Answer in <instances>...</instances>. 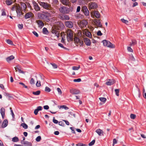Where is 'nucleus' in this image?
I'll return each instance as SVG.
<instances>
[{"label":"nucleus","instance_id":"nucleus-9","mask_svg":"<svg viewBox=\"0 0 146 146\" xmlns=\"http://www.w3.org/2000/svg\"><path fill=\"white\" fill-rule=\"evenodd\" d=\"M93 22L98 27H101L102 26V25L100 21V20L98 19H94Z\"/></svg>","mask_w":146,"mask_h":146},{"label":"nucleus","instance_id":"nucleus-33","mask_svg":"<svg viewBox=\"0 0 146 146\" xmlns=\"http://www.w3.org/2000/svg\"><path fill=\"white\" fill-rule=\"evenodd\" d=\"M74 41L75 42H76L77 43L81 42L79 38L77 37H76L74 38Z\"/></svg>","mask_w":146,"mask_h":146},{"label":"nucleus","instance_id":"nucleus-64","mask_svg":"<svg viewBox=\"0 0 146 146\" xmlns=\"http://www.w3.org/2000/svg\"><path fill=\"white\" fill-rule=\"evenodd\" d=\"M44 108L45 110H48L49 108V107L48 105H45L44 106Z\"/></svg>","mask_w":146,"mask_h":146},{"label":"nucleus","instance_id":"nucleus-36","mask_svg":"<svg viewBox=\"0 0 146 146\" xmlns=\"http://www.w3.org/2000/svg\"><path fill=\"white\" fill-rule=\"evenodd\" d=\"M99 100L100 101L105 103L106 100V99L104 97H101L99 98Z\"/></svg>","mask_w":146,"mask_h":146},{"label":"nucleus","instance_id":"nucleus-2","mask_svg":"<svg viewBox=\"0 0 146 146\" xmlns=\"http://www.w3.org/2000/svg\"><path fill=\"white\" fill-rule=\"evenodd\" d=\"M67 34V40L69 42L73 40V34L72 30L70 29H68L66 32Z\"/></svg>","mask_w":146,"mask_h":146},{"label":"nucleus","instance_id":"nucleus-45","mask_svg":"<svg viewBox=\"0 0 146 146\" xmlns=\"http://www.w3.org/2000/svg\"><path fill=\"white\" fill-rule=\"evenodd\" d=\"M6 42L9 44H13L12 41L9 39L7 40Z\"/></svg>","mask_w":146,"mask_h":146},{"label":"nucleus","instance_id":"nucleus-39","mask_svg":"<svg viewBox=\"0 0 146 146\" xmlns=\"http://www.w3.org/2000/svg\"><path fill=\"white\" fill-rule=\"evenodd\" d=\"M95 140L94 139L91 142L89 143V145L90 146H92L94 145L95 143Z\"/></svg>","mask_w":146,"mask_h":146},{"label":"nucleus","instance_id":"nucleus-55","mask_svg":"<svg viewBox=\"0 0 146 146\" xmlns=\"http://www.w3.org/2000/svg\"><path fill=\"white\" fill-rule=\"evenodd\" d=\"M19 84H21L23 86V87L25 88H27V86H26L25 84H24L23 83V82H20L19 83Z\"/></svg>","mask_w":146,"mask_h":146},{"label":"nucleus","instance_id":"nucleus-40","mask_svg":"<svg viewBox=\"0 0 146 146\" xmlns=\"http://www.w3.org/2000/svg\"><path fill=\"white\" fill-rule=\"evenodd\" d=\"M50 64L52 65L53 68H57V66L56 64L53 63H51Z\"/></svg>","mask_w":146,"mask_h":146},{"label":"nucleus","instance_id":"nucleus-50","mask_svg":"<svg viewBox=\"0 0 146 146\" xmlns=\"http://www.w3.org/2000/svg\"><path fill=\"white\" fill-rule=\"evenodd\" d=\"M53 122L55 124H57L58 122V121L57 120L55 119V117H54L53 118Z\"/></svg>","mask_w":146,"mask_h":146},{"label":"nucleus","instance_id":"nucleus-12","mask_svg":"<svg viewBox=\"0 0 146 146\" xmlns=\"http://www.w3.org/2000/svg\"><path fill=\"white\" fill-rule=\"evenodd\" d=\"M88 23L85 20H82L80 22V25L82 27H85Z\"/></svg>","mask_w":146,"mask_h":146},{"label":"nucleus","instance_id":"nucleus-52","mask_svg":"<svg viewBox=\"0 0 146 146\" xmlns=\"http://www.w3.org/2000/svg\"><path fill=\"white\" fill-rule=\"evenodd\" d=\"M19 28L20 29H22L23 28V25L22 24H19L18 25Z\"/></svg>","mask_w":146,"mask_h":146},{"label":"nucleus","instance_id":"nucleus-57","mask_svg":"<svg viewBox=\"0 0 146 146\" xmlns=\"http://www.w3.org/2000/svg\"><path fill=\"white\" fill-rule=\"evenodd\" d=\"M117 143V141L115 139H114L113 140V146L115 144H116Z\"/></svg>","mask_w":146,"mask_h":146},{"label":"nucleus","instance_id":"nucleus-19","mask_svg":"<svg viewBox=\"0 0 146 146\" xmlns=\"http://www.w3.org/2000/svg\"><path fill=\"white\" fill-rule=\"evenodd\" d=\"M114 83L113 80L112 79H109L106 82V84L107 85L110 86L113 84Z\"/></svg>","mask_w":146,"mask_h":146},{"label":"nucleus","instance_id":"nucleus-1","mask_svg":"<svg viewBox=\"0 0 146 146\" xmlns=\"http://www.w3.org/2000/svg\"><path fill=\"white\" fill-rule=\"evenodd\" d=\"M42 13H37V17L38 19H41L47 21L49 20V17L50 15V14L49 13L47 12L42 11Z\"/></svg>","mask_w":146,"mask_h":146},{"label":"nucleus","instance_id":"nucleus-49","mask_svg":"<svg viewBox=\"0 0 146 146\" xmlns=\"http://www.w3.org/2000/svg\"><path fill=\"white\" fill-rule=\"evenodd\" d=\"M77 146H87V145L85 144L82 143H79L76 145Z\"/></svg>","mask_w":146,"mask_h":146},{"label":"nucleus","instance_id":"nucleus-11","mask_svg":"<svg viewBox=\"0 0 146 146\" xmlns=\"http://www.w3.org/2000/svg\"><path fill=\"white\" fill-rule=\"evenodd\" d=\"M84 42L87 46H89L90 45L91 42L89 39L88 38H85L84 39Z\"/></svg>","mask_w":146,"mask_h":146},{"label":"nucleus","instance_id":"nucleus-41","mask_svg":"<svg viewBox=\"0 0 146 146\" xmlns=\"http://www.w3.org/2000/svg\"><path fill=\"white\" fill-rule=\"evenodd\" d=\"M10 111L11 112V114L13 118L14 119L15 118V115L13 111V110H12V108L11 107L10 108Z\"/></svg>","mask_w":146,"mask_h":146},{"label":"nucleus","instance_id":"nucleus-63","mask_svg":"<svg viewBox=\"0 0 146 146\" xmlns=\"http://www.w3.org/2000/svg\"><path fill=\"white\" fill-rule=\"evenodd\" d=\"M5 96H8L10 98L11 97V96H10V94L8 93L5 92Z\"/></svg>","mask_w":146,"mask_h":146},{"label":"nucleus","instance_id":"nucleus-26","mask_svg":"<svg viewBox=\"0 0 146 146\" xmlns=\"http://www.w3.org/2000/svg\"><path fill=\"white\" fill-rule=\"evenodd\" d=\"M42 32L44 34H47L48 33V32L47 29L45 28L44 27L42 29Z\"/></svg>","mask_w":146,"mask_h":146},{"label":"nucleus","instance_id":"nucleus-53","mask_svg":"<svg viewBox=\"0 0 146 146\" xmlns=\"http://www.w3.org/2000/svg\"><path fill=\"white\" fill-rule=\"evenodd\" d=\"M127 49L128 51L131 52H133V49L130 47H128Z\"/></svg>","mask_w":146,"mask_h":146},{"label":"nucleus","instance_id":"nucleus-4","mask_svg":"<svg viewBox=\"0 0 146 146\" xmlns=\"http://www.w3.org/2000/svg\"><path fill=\"white\" fill-rule=\"evenodd\" d=\"M103 44L104 46H107L111 48H114V46L109 41L106 40H104L102 41Z\"/></svg>","mask_w":146,"mask_h":146},{"label":"nucleus","instance_id":"nucleus-38","mask_svg":"<svg viewBox=\"0 0 146 146\" xmlns=\"http://www.w3.org/2000/svg\"><path fill=\"white\" fill-rule=\"evenodd\" d=\"M45 91L48 92H50L51 91L50 89L48 86H46L45 88Z\"/></svg>","mask_w":146,"mask_h":146},{"label":"nucleus","instance_id":"nucleus-17","mask_svg":"<svg viewBox=\"0 0 146 146\" xmlns=\"http://www.w3.org/2000/svg\"><path fill=\"white\" fill-rule=\"evenodd\" d=\"M32 13L31 12H29L27 13L25 16V18L26 19H27L30 18L32 15Z\"/></svg>","mask_w":146,"mask_h":146},{"label":"nucleus","instance_id":"nucleus-24","mask_svg":"<svg viewBox=\"0 0 146 146\" xmlns=\"http://www.w3.org/2000/svg\"><path fill=\"white\" fill-rule=\"evenodd\" d=\"M17 17L19 18H20L22 17L23 16V15L24 14V13H23L22 11L20 12H18L17 13Z\"/></svg>","mask_w":146,"mask_h":146},{"label":"nucleus","instance_id":"nucleus-21","mask_svg":"<svg viewBox=\"0 0 146 146\" xmlns=\"http://www.w3.org/2000/svg\"><path fill=\"white\" fill-rule=\"evenodd\" d=\"M58 18L60 20H64V13H60L58 15Z\"/></svg>","mask_w":146,"mask_h":146},{"label":"nucleus","instance_id":"nucleus-48","mask_svg":"<svg viewBox=\"0 0 146 146\" xmlns=\"http://www.w3.org/2000/svg\"><path fill=\"white\" fill-rule=\"evenodd\" d=\"M36 86L37 87H39L40 86V82L39 81H37L36 84Z\"/></svg>","mask_w":146,"mask_h":146},{"label":"nucleus","instance_id":"nucleus-37","mask_svg":"<svg viewBox=\"0 0 146 146\" xmlns=\"http://www.w3.org/2000/svg\"><path fill=\"white\" fill-rule=\"evenodd\" d=\"M80 68V66H74L72 67V69L73 70H78Z\"/></svg>","mask_w":146,"mask_h":146},{"label":"nucleus","instance_id":"nucleus-34","mask_svg":"<svg viewBox=\"0 0 146 146\" xmlns=\"http://www.w3.org/2000/svg\"><path fill=\"white\" fill-rule=\"evenodd\" d=\"M86 35L89 38H91L92 36L91 33L89 31H87L85 33Z\"/></svg>","mask_w":146,"mask_h":146},{"label":"nucleus","instance_id":"nucleus-13","mask_svg":"<svg viewBox=\"0 0 146 146\" xmlns=\"http://www.w3.org/2000/svg\"><path fill=\"white\" fill-rule=\"evenodd\" d=\"M5 108L3 107L1 108L0 110V112L2 118L3 119H4L5 115Z\"/></svg>","mask_w":146,"mask_h":146},{"label":"nucleus","instance_id":"nucleus-47","mask_svg":"<svg viewBox=\"0 0 146 146\" xmlns=\"http://www.w3.org/2000/svg\"><path fill=\"white\" fill-rule=\"evenodd\" d=\"M81 80L80 78H78L77 79H74L73 80V81L75 82H80Z\"/></svg>","mask_w":146,"mask_h":146},{"label":"nucleus","instance_id":"nucleus-5","mask_svg":"<svg viewBox=\"0 0 146 146\" xmlns=\"http://www.w3.org/2000/svg\"><path fill=\"white\" fill-rule=\"evenodd\" d=\"M33 4L35 11H37L40 10V7L38 5V4L35 1H33Z\"/></svg>","mask_w":146,"mask_h":146},{"label":"nucleus","instance_id":"nucleus-54","mask_svg":"<svg viewBox=\"0 0 146 146\" xmlns=\"http://www.w3.org/2000/svg\"><path fill=\"white\" fill-rule=\"evenodd\" d=\"M57 91L59 93V94L60 95L62 94V92L61 90L59 88H57Z\"/></svg>","mask_w":146,"mask_h":146},{"label":"nucleus","instance_id":"nucleus-27","mask_svg":"<svg viewBox=\"0 0 146 146\" xmlns=\"http://www.w3.org/2000/svg\"><path fill=\"white\" fill-rule=\"evenodd\" d=\"M21 126H22L25 129H27L28 127L27 125L25 123H23L21 124Z\"/></svg>","mask_w":146,"mask_h":146},{"label":"nucleus","instance_id":"nucleus-42","mask_svg":"<svg viewBox=\"0 0 146 146\" xmlns=\"http://www.w3.org/2000/svg\"><path fill=\"white\" fill-rule=\"evenodd\" d=\"M115 94L118 96H119V89H115Z\"/></svg>","mask_w":146,"mask_h":146},{"label":"nucleus","instance_id":"nucleus-60","mask_svg":"<svg viewBox=\"0 0 146 146\" xmlns=\"http://www.w3.org/2000/svg\"><path fill=\"white\" fill-rule=\"evenodd\" d=\"M70 129L72 131V133H75V131H74V127H70Z\"/></svg>","mask_w":146,"mask_h":146},{"label":"nucleus","instance_id":"nucleus-3","mask_svg":"<svg viewBox=\"0 0 146 146\" xmlns=\"http://www.w3.org/2000/svg\"><path fill=\"white\" fill-rule=\"evenodd\" d=\"M38 3L44 9L49 10L52 9L51 5L47 3L40 1L38 2Z\"/></svg>","mask_w":146,"mask_h":146},{"label":"nucleus","instance_id":"nucleus-30","mask_svg":"<svg viewBox=\"0 0 146 146\" xmlns=\"http://www.w3.org/2000/svg\"><path fill=\"white\" fill-rule=\"evenodd\" d=\"M21 8H23L24 9H26V5L25 3L21 2Z\"/></svg>","mask_w":146,"mask_h":146},{"label":"nucleus","instance_id":"nucleus-8","mask_svg":"<svg viewBox=\"0 0 146 146\" xmlns=\"http://www.w3.org/2000/svg\"><path fill=\"white\" fill-rule=\"evenodd\" d=\"M64 23L66 26L69 28H72L73 27V23L71 21H66Z\"/></svg>","mask_w":146,"mask_h":146},{"label":"nucleus","instance_id":"nucleus-7","mask_svg":"<svg viewBox=\"0 0 146 146\" xmlns=\"http://www.w3.org/2000/svg\"><path fill=\"white\" fill-rule=\"evenodd\" d=\"M98 7L97 4L94 2H91L89 3V8L90 9H95Z\"/></svg>","mask_w":146,"mask_h":146},{"label":"nucleus","instance_id":"nucleus-46","mask_svg":"<svg viewBox=\"0 0 146 146\" xmlns=\"http://www.w3.org/2000/svg\"><path fill=\"white\" fill-rule=\"evenodd\" d=\"M136 117V115L135 114H131L130 115V118L132 119H135Z\"/></svg>","mask_w":146,"mask_h":146},{"label":"nucleus","instance_id":"nucleus-23","mask_svg":"<svg viewBox=\"0 0 146 146\" xmlns=\"http://www.w3.org/2000/svg\"><path fill=\"white\" fill-rule=\"evenodd\" d=\"M23 144L25 146H32V144L31 142H29L27 141H24Z\"/></svg>","mask_w":146,"mask_h":146},{"label":"nucleus","instance_id":"nucleus-16","mask_svg":"<svg viewBox=\"0 0 146 146\" xmlns=\"http://www.w3.org/2000/svg\"><path fill=\"white\" fill-rule=\"evenodd\" d=\"M72 7H69V8L64 7V13H68L70 11H72Z\"/></svg>","mask_w":146,"mask_h":146},{"label":"nucleus","instance_id":"nucleus-31","mask_svg":"<svg viewBox=\"0 0 146 146\" xmlns=\"http://www.w3.org/2000/svg\"><path fill=\"white\" fill-rule=\"evenodd\" d=\"M59 10L60 13H64V6L60 7L59 9Z\"/></svg>","mask_w":146,"mask_h":146},{"label":"nucleus","instance_id":"nucleus-35","mask_svg":"<svg viewBox=\"0 0 146 146\" xmlns=\"http://www.w3.org/2000/svg\"><path fill=\"white\" fill-rule=\"evenodd\" d=\"M137 44V41L135 40H132V43L131 44V46H133Z\"/></svg>","mask_w":146,"mask_h":146},{"label":"nucleus","instance_id":"nucleus-22","mask_svg":"<svg viewBox=\"0 0 146 146\" xmlns=\"http://www.w3.org/2000/svg\"><path fill=\"white\" fill-rule=\"evenodd\" d=\"M96 132L100 136L102 134L103 135L104 133V131L100 129H97L96 130Z\"/></svg>","mask_w":146,"mask_h":146},{"label":"nucleus","instance_id":"nucleus-56","mask_svg":"<svg viewBox=\"0 0 146 146\" xmlns=\"http://www.w3.org/2000/svg\"><path fill=\"white\" fill-rule=\"evenodd\" d=\"M33 34L35 35L36 37H38V35L36 32L35 31H33L32 32Z\"/></svg>","mask_w":146,"mask_h":146},{"label":"nucleus","instance_id":"nucleus-25","mask_svg":"<svg viewBox=\"0 0 146 146\" xmlns=\"http://www.w3.org/2000/svg\"><path fill=\"white\" fill-rule=\"evenodd\" d=\"M5 2L6 4L8 5H11L13 3L12 0H6Z\"/></svg>","mask_w":146,"mask_h":146},{"label":"nucleus","instance_id":"nucleus-32","mask_svg":"<svg viewBox=\"0 0 146 146\" xmlns=\"http://www.w3.org/2000/svg\"><path fill=\"white\" fill-rule=\"evenodd\" d=\"M40 93V90H38L36 92H33L32 93L33 94L35 95H38Z\"/></svg>","mask_w":146,"mask_h":146},{"label":"nucleus","instance_id":"nucleus-10","mask_svg":"<svg viewBox=\"0 0 146 146\" xmlns=\"http://www.w3.org/2000/svg\"><path fill=\"white\" fill-rule=\"evenodd\" d=\"M70 92L71 94H78L80 93V91L79 90L74 89L70 90Z\"/></svg>","mask_w":146,"mask_h":146},{"label":"nucleus","instance_id":"nucleus-14","mask_svg":"<svg viewBox=\"0 0 146 146\" xmlns=\"http://www.w3.org/2000/svg\"><path fill=\"white\" fill-rule=\"evenodd\" d=\"M38 27L42 28L44 26V23L42 20H39L37 21Z\"/></svg>","mask_w":146,"mask_h":146},{"label":"nucleus","instance_id":"nucleus-28","mask_svg":"<svg viewBox=\"0 0 146 146\" xmlns=\"http://www.w3.org/2000/svg\"><path fill=\"white\" fill-rule=\"evenodd\" d=\"M16 9L17 13L21 12V8L19 5L16 6Z\"/></svg>","mask_w":146,"mask_h":146},{"label":"nucleus","instance_id":"nucleus-18","mask_svg":"<svg viewBox=\"0 0 146 146\" xmlns=\"http://www.w3.org/2000/svg\"><path fill=\"white\" fill-rule=\"evenodd\" d=\"M94 15L97 18H99L100 17V15L99 12L97 11H95L94 12Z\"/></svg>","mask_w":146,"mask_h":146},{"label":"nucleus","instance_id":"nucleus-6","mask_svg":"<svg viewBox=\"0 0 146 146\" xmlns=\"http://www.w3.org/2000/svg\"><path fill=\"white\" fill-rule=\"evenodd\" d=\"M82 11L83 12L85 15L86 16L89 15V11L86 6H84L83 7Z\"/></svg>","mask_w":146,"mask_h":146},{"label":"nucleus","instance_id":"nucleus-29","mask_svg":"<svg viewBox=\"0 0 146 146\" xmlns=\"http://www.w3.org/2000/svg\"><path fill=\"white\" fill-rule=\"evenodd\" d=\"M12 141L13 142H17L19 141V139L17 137H15L12 138Z\"/></svg>","mask_w":146,"mask_h":146},{"label":"nucleus","instance_id":"nucleus-51","mask_svg":"<svg viewBox=\"0 0 146 146\" xmlns=\"http://www.w3.org/2000/svg\"><path fill=\"white\" fill-rule=\"evenodd\" d=\"M130 59L131 60L133 61H134L135 60V59L132 55H131L130 56Z\"/></svg>","mask_w":146,"mask_h":146},{"label":"nucleus","instance_id":"nucleus-58","mask_svg":"<svg viewBox=\"0 0 146 146\" xmlns=\"http://www.w3.org/2000/svg\"><path fill=\"white\" fill-rule=\"evenodd\" d=\"M97 35L98 36H101L102 35V34L100 31H98L97 33Z\"/></svg>","mask_w":146,"mask_h":146},{"label":"nucleus","instance_id":"nucleus-15","mask_svg":"<svg viewBox=\"0 0 146 146\" xmlns=\"http://www.w3.org/2000/svg\"><path fill=\"white\" fill-rule=\"evenodd\" d=\"M8 124V121L7 119H5L3 122L2 125V127L4 128L6 127Z\"/></svg>","mask_w":146,"mask_h":146},{"label":"nucleus","instance_id":"nucleus-44","mask_svg":"<svg viewBox=\"0 0 146 146\" xmlns=\"http://www.w3.org/2000/svg\"><path fill=\"white\" fill-rule=\"evenodd\" d=\"M121 21L123 23H125V24H127L128 23V21L126 20H125L123 19H121Z\"/></svg>","mask_w":146,"mask_h":146},{"label":"nucleus","instance_id":"nucleus-43","mask_svg":"<svg viewBox=\"0 0 146 146\" xmlns=\"http://www.w3.org/2000/svg\"><path fill=\"white\" fill-rule=\"evenodd\" d=\"M41 137L40 136H38L36 139V140L37 142L40 141L41 140Z\"/></svg>","mask_w":146,"mask_h":146},{"label":"nucleus","instance_id":"nucleus-59","mask_svg":"<svg viewBox=\"0 0 146 146\" xmlns=\"http://www.w3.org/2000/svg\"><path fill=\"white\" fill-rule=\"evenodd\" d=\"M70 18L68 16L64 15V20H68Z\"/></svg>","mask_w":146,"mask_h":146},{"label":"nucleus","instance_id":"nucleus-62","mask_svg":"<svg viewBox=\"0 0 146 146\" xmlns=\"http://www.w3.org/2000/svg\"><path fill=\"white\" fill-rule=\"evenodd\" d=\"M31 84H35V81L33 78H31Z\"/></svg>","mask_w":146,"mask_h":146},{"label":"nucleus","instance_id":"nucleus-61","mask_svg":"<svg viewBox=\"0 0 146 146\" xmlns=\"http://www.w3.org/2000/svg\"><path fill=\"white\" fill-rule=\"evenodd\" d=\"M36 109L38 110V111L41 110L42 109V107L41 106H39Z\"/></svg>","mask_w":146,"mask_h":146},{"label":"nucleus","instance_id":"nucleus-20","mask_svg":"<svg viewBox=\"0 0 146 146\" xmlns=\"http://www.w3.org/2000/svg\"><path fill=\"white\" fill-rule=\"evenodd\" d=\"M15 57L14 56L12 55L9 56L7 57L6 58V60L7 62H10V61L12 60Z\"/></svg>","mask_w":146,"mask_h":146}]
</instances>
